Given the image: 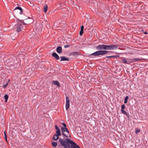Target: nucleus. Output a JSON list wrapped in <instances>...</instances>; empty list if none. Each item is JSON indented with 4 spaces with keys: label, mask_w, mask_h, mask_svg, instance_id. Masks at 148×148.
Listing matches in <instances>:
<instances>
[{
    "label": "nucleus",
    "mask_w": 148,
    "mask_h": 148,
    "mask_svg": "<svg viewBox=\"0 0 148 148\" xmlns=\"http://www.w3.org/2000/svg\"><path fill=\"white\" fill-rule=\"evenodd\" d=\"M52 56H53L54 58H56V53L54 52L52 54Z\"/></svg>",
    "instance_id": "obj_32"
},
{
    "label": "nucleus",
    "mask_w": 148,
    "mask_h": 148,
    "mask_svg": "<svg viewBox=\"0 0 148 148\" xmlns=\"http://www.w3.org/2000/svg\"><path fill=\"white\" fill-rule=\"evenodd\" d=\"M23 23L24 21L23 20H18L16 27L17 32H18L23 29Z\"/></svg>",
    "instance_id": "obj_2"
},
{
    "label": "nucleus",
    "mask_w": 148,
    "mask_h": 148,
    "mask_svg": "<svg viewBox=\"0 0 148 148\" xmlns=\"http://www.w3.org/2000/svg\"><path fill=\"white\" fill-rule=\"evenodd\" d=\"M56 146H57V144L56 143Z\"/></svg>",
    "instance_id": "obj_40"
},
{
    "label": "nucleus",
    "mask_w": 148,
    "mask_h": 148,
    "mask_svg": "<svg viewBox=\"0 0 148 148\" xmlns=\"http://www.w3.org/2000/svg\"><path fill=\"white\" fill-rule=\"evenodd\" d=\"M71 55L75 56L79 55V53L77 52H73L70 54Z\"/></svg>",
    "instance_id": "obj_11"
},
{
    "label": "nucleus",
    "mask_w": 148,
    "mask_h": 148,
    "mask_svg": "<svg viewBox=\"0 0 148 148\" xmlns=\"http://www.w3.org/2000/svg\"><path fill=\"white\" fill-rule=\"evenodd\" d=\"M60 58V61H68L69 60V58L64 56H61Z\"/></svg>",
    "instance_id": "obj_8"
},
{
    "label": "nucleus",
    "mask_w": 148,
    "mask_h": 148,
    "mask_svg": "<svg viewBox=\"0 0 148 148\" xmlns=\"http://www.w3.org/2000/svg\"><path fill=\"white\" fill-rule=\"evenodd\" d=\"M122 62L123 63V64H129L130 63L129 62H128L127 61L126 59L125 58H123L122 60Z\"/></svg>",
    "instance_id": "obj_14"
},
{
    "label": "nucleus",
    "mask_w": 148,
    "mask_h": 148,
    "mask_svg": "<svg viewBox=\"0 0 148 148\" xmlns=\"http://www.w3.org/2000/svg\"><path fill=\"white\" fill-rule=\"evenodd\" d=\"M108 51L106 50H99L91 54V56H98L100 55H102L106 54Z\"/></svg>",
    "instance_id": "obj_3"
},
{
    "label": "nucleus",
    "mask_w": 148,
    "mask_h": 148,
    "mask_svg": "<svg viewBox=\"0 0 148 148\" xmlns=\"http://www.w3.org/2000/svg\"><path fill=\"white\" fill-rule=\"evenodd\" d=\"M56 85L58 87H60V86L59 82L57 81H56Z\"/></svg>",
    "instance_id": "obj_23"
},
{
    "label": "nucleus",
    "mask_w": 148,
    "mask_h": 148,
    "mask_svg": "<svg viewBox=\"0 0 148 148\" xmlns=\"http://www.w3.org/2000/svg\"><path fill=\"white\" fill-rule=\"evenodd\" d=\"M59 138L58 136H56V140H57Z\"/></svg>",
    "instance_id": "obj_37"
},
{
    "label": "nucleus",
    "mask_w": 148,
    "mask_h": 148,
    "mask_svg": "<svg viewBox=\"0 0 148 148\" xmlns=\"http://www.w3.org/2000/svg\"><path fill=\"white\" fill-rule=\"evenodd\" d=\"M70 46L69 45H64V48H67L69 47Z\"/></svg>",
    "instance_id": "obj_33"
},
{
    "label": "nucleus",
    "mask_w": 148,
    "mask_h": 148,
    "mask_svg": "<svg viewBox=\"0 0 148 148\" xmlns=\"http://www.w3.org/2000/svg\"><path fill=\"white\" fill-rule=\"evenodd\" d=\"M96 48L97 50H101L102 49H104V45H99L97 46Z\"/></svg>",
    "instance_id": "obj_7"
},
{
    "label": "nucleus",
    "mask_w": 148,
    "mask_h": 148,
    "mask_svg": "<svg viewBox=\"0 0 148 148\" xmlns=\"http://www.w3.org/2000/svg\"><path fill=\"white\" fill-rule=\"evenodd\" d=\"M4 137L5 140H6V141H7V136L6 133V131H4Z\"/></svg>",
    "instance_id": "obj_21"
},
{
    "label": "nucleus",
    "mask_w": 148,
    "mask_h": 148,
    "mask_svg": "<svg viewBox=\"0 0 148 148\" xmlns=\"http://www.w3.org/2000/svg\"><path fill=\"white\" fill-rule=\"evenodd\" d=\"M48 6L46 4L43 8V10L45 13H46L47 12Z\"/></svg>",
    "instance_id": "obj_13"
},
{
    "label": "nucleus",
    "mask_w": 148,
    "mask_h": 148,
    "mask_svg": "<svg viewBox=\"0 0 148 148\" xmlns=\"http://www.w3.org/2000/svg\"><path fill=\"white\" fill-rule=\"evenodd\" d=\"M125 105L124 104L121 107V110H124L125 108Z\"/></svg>",
    "instance_id": "obj_28"
},
{
    "label": "nucleus",
    "mask_w": 148,
    "mask_h": 148,
    "mask_svg": "<svg viewBox=\"0 0 148 148\" xmlns=\"http://www.w3.org/2000/svg\"><path fill=\"white\" fill-rule=\"evenodd\" d=\"M4 98L5 99V102H7L8 98V95L7 94L5 95L4 96Z\"/></svg>",
    "instance_id": "obj_19"
},
{
    "label": "nucleus",
    "mask_w": 148,
    "mask_h": 148,
    "mask_svg": "<svg viewBox=\"0 0 148 148\" xmlns=\"http://www.w3.org/2000/svg\"><path fill=\"white\" fill-rule=\"evenodd\" d=\"M84 27L83 25H82L81 27V30H84Z\"/></svg>",
    "instance_id": "obj_34"
},
{
    "label": "nucleus",
    "mask_w": 148,
    "mask_h": 148,
    "mask_svg": "<svg viewBox=\"0 0 148 148\" xmlns=\"http://www.w3.org/2000/svg\"><path fill=\"white\" fill-rule=\"evenodd\" d=\"M140 132V130L137 128L136 129L135 133L136 134H137L138 133Z\"/></svg>",
    "instance_id": "obj_22"
},
{
    "label": "nucleus",
    "mask_w": 148,
    "mask_h": 148,
    "mask_svg": "<svg viewBox=\"0 0 148 148\" xmlns=\"http://www.w3.org/2000/svg\"><path fill=\"white\" fill-rule=\"evenodd\" d=\"M15 9H18V10H20V14H23V10L21 8L19 7H17L15 9Z\"/></svg>",
    "instance_id": "obj_12"
},
{
    "label": "nucleus",
    "mask_w": 148,
    "mask_h": 148,
    "mask_svg": "<svg viewBox=\"0 0 148 148\" xmlns=\"http://www.w3.org/2000/svg\"><path fill=\"white\" fill-rule=\"evenodd\" d=\"M52 83L54 85H56V81H53Z\"/></svg>",
    "instance_id": "obj_35"
},
{
    "label": "nucleus",
    "mask_w": 148,
    "mask_h": 148,
    "mask_svg": "<svg viewBox=\"0 0 148 148\" xmlns=\"http://www.w3.org/2000/svg\"><path fill=\"white\" fill-rule=\"evenodd\" d=\"M59 59V57L58 55L56 53V60H58Z\"/></svg>",
    "instance_id": "obj_31"
},
{
    "label": "nucleus",
    "mask_w": 148,
    "mask_h": 148,
    "mask_svg": "<svg viewBox=\"0 0 148 148\" xmlns=\"http://www.w3.org/2000/svg\"><path fill=\"white\" fill-rule=\"evenodd\" d=\"M62 124L64 126V127H66V125L64 123H62Z\"/></svg>",
    "instance_id": "obj_29"
},
{
    "label": "nucleus",
    "mask_w": 148,
    "mask_h": 148,
    "mask_svg": "<svg viewBox=\"0 0 148 148\" xmlns=\"http://www.w3.org/2000/svg\"><path fill=\"white\" fill-rule=\"evenodd\" d=\"M56 51L58 53H60L62 52V48L61 46H59L56 49Z\"/></svg>",
    "instance_id": "obj_9"
},
{
    "label": "nucleus",
    "mask_w": 148,
    "mask_h": 148,
    "mask_svg": "<svg viewBox=\"0 0 148 148\" xmlns=\"http://www.w3.org/2000/svg\"><path fill=\"white\" fill-rule=\"evenodd\" d=\"M52 145L53 147H56V142L51 141Z\"/></svg>",
    "instance_id": "obj_24"
},
{
    "label": "nucleus",
    "mask_w": 148,
    "mask_h": 148,
    "mask_svg": "<svg viewBox=\"0 0 148 148\" xmlns=\"http://www.w3.org/2000/svg\"><path fill=\"white\" fill-rule=\"evenodd\" d=\"M70 106V99L69 97L66 96V110H68Z\"/></svg>",
    "instance_id": "obj_5"
},
{
    "label": "nucleus",
    "mask_w": 148,
    "mask_h": 148,
    "mask_svg": "<svg viewBox=\"0 0 148 148\" xmlns=\"http://www.w3.org/2000/svg\"><path fill=\"white\" fill-rule=\"evenodd\" d=\"M119 57L118 56H107L106 57V58H116L117 57Z\"/></svg>",
    "instance_id": "obj_16"
},
{
    "label": "nucleus",
    "mask_w": 148,
    "mask_h": 148,
    "mask_svg": "<svg viewBox=\"0 0 148 148\" xmlns=\"http://www.w3.org/2000/svg\"><path fill=\"white\" fill-rule=\"evenodd\" d=\"M121 112L122 113L125 114L126 116H128L127 113L124 110H121Z\"/></svg>",
    "instance_id": "obj_17"
},
{
    "label": "nucleus",
    "mask_w": 148,
    "mask_h": 148,
    "mask_svg": "<svg viewBox=\"0 0 148 148\" xmlns=\"http://www.w3.org/2000/svg\"><path fill=\"white\" fill-rule=\"evenodd\" d=\"M31 23L29 22H26V23H24H24H23V24L24 25H26L29 24Z\"/></svg>",
    "instance_id": "obj_26"
},
{
    "label": "nucleus",
    "mask_w": 148,
    "mask_h": 148,
    "mask_svg": "<svg viewBox=\"0 0 148 148\" xmlns=\"http://www.w3.org/2000/svg\"><path fill=\"white\" fill-rule=\"evenodd\" d=\"M128 98H129V97L128 96H126V97H125V98L124 99V102L125 103H127V100L128 99Z\"/></svg>",
    "instance_id": "obj_18"
},
{
    "label": "nucleus",
    "mask_w": 148,
    "mask_h": 148,
    "mask_svg": "<svg viewBox=\"0 0 148 148\" xmlns=\"http://www.w3.org/2000/svg\"><path fill=\"white\" fill-rule=\"evenodd\" d=\"M9 81L5 85H4L3 86V88H5L7 86L8 84Z\"/></svg>",
    "instance_id": "obj_25"
},
{
    "label": "nucleus",
    "mask_w": 148,
    "mask_h": 148,
    "mask_svg": "<svg viewBox=\"0 0 148 148\" xmlns=\"http://www.w3.org/2000/svg\"><path fill=\"white\" fill-rule=\"evenodd\" d=\"M26 20H26V21H28L29 20V19H26Z\"/></svg>",
    "instance_id": "obj_38"
},
{
    "label": "nucleus",
    "mask_w": 148,
    "mask_h": 148,
    "mask_svg": "<svg viewBox=\"0 0 148 148\" xmlns=\"http://www.w3.org/2000/svg\"><path fill=\"white\" fill-rule=\"evenodd\" d=\"M109 45H104V50H109Z\"/></svg>",
    "instance_id": "obj_20"
},
{
    "label": "nucleus",
    "mask_w": 148,
    "mask_h": 148,
    "mask_svg": "<svg viewBox=\"0 0 148 148\" xmlns=\"http://www.w3.org/2000/svg\"><path fill=\"white\" fill-rule=\"evenodd\" d=\"M55 128H56V125H55Z\"/></svg>",
    "instance_id": "obj_39"
},
{
    "label": "nucleus",
    "mask_w": 148,
    "mask_h": 148,
    "mask_svg": "<svg viewBox=\"0 0 148 148\" xmlns=\"http://www.w3.org/2000/svg\"><path fill=\"white\" fill-rule=\"evenodd\" d=\"M59 142L65 148H69V144H71L70 146L71 148H80L79 146L76 145L75 142L69 139H67L66 141H65L61 139H60Z\"/></svg>",
    "instance_id": "obj_1"
},
{
    "label": "nucleus",
    "mask_w": 148,
    "mask_h": 148,
    "mask_svg": "<svg viewBox=\"0 0 148 148\" xmlns=\"http://www.w3.org/2000/svg\"><path fill=\"white\" fill-rule=\"evenodd\" d=\"M118 48L117 45H109V50H114Z\"/></svg>",
    "instance_id": "obj_6"
},
{
    "label": "nucleus",
    "mask_w": 148,
    "mask_h": 148,
    "mask_svg": "<svg viewBox=\"0 0 148 148\" xmlns=\"http://www.w3.org/2000/svg\"><path fill=\"white\" fill-rule=\"evenodd\" d=\"M144 33L145 34H148V33L147 32H144Z\"/></svg>",
    "instance_id": "obj_36"
},
{
    "label": "nucleus",
    "mask_w": 148,
    "mask_h": 148,
    "mask_svg": "<svg viewBox=\"0 0 148 148\" xmlns=\"http://www.w3.org/2000/svg\"><path fill=\"white\" fill-rule=\"evenodd\" d=\"M61 130L62 131V133L63 135L65 136L66 138H68V136L66 135L64 133L65 132H66L67 133V135L69 134V132L67 127H61Z\"/></svg>",
    "instance_id": "obj_4"
},
{
    "label": "nucleus",
    "mask_w": 148,
    "mask_h": 148,
    "mask_svg": "<svg viewBox=\"0 0 148 148\" xmlns=\"http://www.w3.org/2000/svg\"><path fill=\"white\" fill-rule=\"evenodd\" d=\"M56 136H59L61 135V133L60 129L58 128L57 126L56 125Z\"/></svg>",
    "instance_id": "obj_10"
},
{
    "label": "nucleus",
    "mask_w": 148,
    "mask_h": 148,
    "mask_svg": "<svg viewBox=\"0 0 148 148\" xmlns=\"http://www.w3.org/2000/svg\"><path fill=\"white\" fill-rule=\"evenodd\" d=\"M140 60V59L138 58H134L130 62V63H132L135 62H137Z\"/></svg>",
    "instance_id": "obj_15"
},
{
    "label": "nucleus",
    "mask_w": 148,
    "mask_h": 148,
    "mask_svg": "<svg viewBox=\"0 0 148 148\" xmlns=\"http://www.w3.org/2000/svg\"><path fill=\"white\" fill-rule=\"evenodd\" d=\"M83 30H80V31L79 32V35H82L83 33Z\"/></svg>",
    "instance_id": "obj_27"
},
{
    "label": "nucleus",
    "mask_w": 148,
    "mask_h": 148,
    "mask_svg": "<svg viewBox=\"0 0 148 148\" xmlns=\"http://www.w3.org/2000/svg\"><path fill=\"white\" fill-rule=\"evenodd\" d=\"M56 140V134L54 135L53 137L52 138V140Z\"/></svg>",
    "instance_id": "obj_30"
}]
</instances>
